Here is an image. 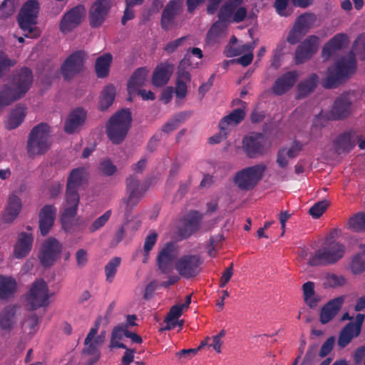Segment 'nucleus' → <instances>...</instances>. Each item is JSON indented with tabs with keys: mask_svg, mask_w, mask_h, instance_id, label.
I'll use <instances>...</instances> for the list:
<instances>
[{
	"mask_svg": "<svg viewBox=\"0 0 365 365\" xmlns=\"http://www.w3.org/2000/svg\"><path fill=\"white\" fill-rule=\"evenodd\" d=\"M33 81L31 72L23 68L13 78L11 86L6 85L0 91V111L14 101L23 97L29 91Z\"/></svg>",
	"mask_w": 365,
	"mask_h": 365,
	"instance_id": "obj_1",
	"label": "nucleus"
},
{
	"mask_svg": "<svg viewBox=\"0 0 365 365\" xmlns=\"http://www.w3.org/2000/svg\"><path fill=\"white\" fill-rule=\"evenodd\" d=\"M51 145V128L41 123L32 128L27 141V153L31 158L44 154Z\"/></svg>",
	"mask_w": 365,
	"mask_h": 365,
	"instance_id": "obj_2",
	"label": "nucleus"
},
{
	"mask_svg": "<svg viewBox=\"0 0 365 365\" xmlns=\"http://www.w3.org/2000/svg\"><path fill=\"white\" fill-rule=\"evenodd\" d=\"M356 69L354 55L351 53L338 61L335 66L328 69L327 76L323 80V86L331 88L336 86L344 78L353 74Z\"/></svg>",
	"mask_w": 365,
	"mask_h": 365,
	"instance_id": "obj_3",
	"label": "nucleus"
},
{
	"mask_svg": "<svg viewBox=\"0 0 365 365\" xmlns=\"http://www.w3.org/2000/svg\"><path fill=\"white\" fill-rule=\"evenodd\" d=\"M39 12V4L36 0H29L22 6L18 17L20 28L27 38H35L41 31L36 26Z\"/></svg>",
	"mask_w": 365,
	"mask_h": 365,
	"instance_id": "obj_4",
	"label": "nucleus"
},
{
	"mask_svg": "<svg viewBox=\"0 0 365 365\" xmlns=\"http://www.w3.org/2000/svg\"><path fill=\"white\" fill-rule=\"evenodd\" d=\"M131 113L123 109L116 113L109 120L106 132L113 143H121L127 135L131 123Z\"/></svg>",
	"mask_w": 365,
	"mask_h": 365,
	"instance_id": "obj_5",
	"label": "nucleus"
},
{
	"mask_svg": "<svg viewBox=\"0 0 365 365\" xmlns=\"http://www.w3.org/2000/svg\"><path fill=\"white\" fill-rule=\"evenodd\" d=\"M345 252L344 246L338 242H326L309 258L308 264L312 266L333 264L340 259Z\"/></svg>",
	"mask_w": 365,
	"mask_h": 365,
	"instance_id": "obj_6",
	"label": "nucleus"
},
{
	"mask_svg": "<svg viewBox=\"0 0 365 365\" xmlns=\"http://www.w3.org/2000/svg\"><path fill=\"white\" fill-rule=\"evenodd\" d=\"M266 168L264 163L245 168L237 173L235 182L241 190H249L253 188L262 178Z\"/></svg>",
	"mask_w": 365,
	"mask_h": 365,
	"instance_id": "obj_7",
	"label": "nucleus"
},
{
	"mask_svg": "<svg viewBox=\"0 0 365 365\" xmlns=\"http://www.w3.org/2000/svg\"><path fill=\"white\" fill-rule=\"evenodd\" d=\"M271 146L269 139L259 133H252L244 138L242 148L246 155L250 158L263 155Z\"/></svg>",
	"mask_w": 365,
	"mask_h": 365,
	"instance_id": "obj_8",
	"label": "nucleus"
},
{
	"mask_svg": "<svg viewBox=\"0 0 365 365\" xmlns=\"http://www.w3.org/2000/svg\"><path fill=\"white\" fill-rule=\"evenodd\" d=\"M354 94L349 92L339 96L334 101L329 111L320 115L329 120H340L348 117L353 110Z\"/></svg>",
	"mask_w": 365,
	"mask_h": 365,
	"instance_id": "obj_9",
	"label": "nucleus"
},
{
	"mask_svg": "<svg viewBox=\"0 0 365 365\" xmlns=\"http://www.w3.org/2000/svg\"><path fill=\"white\" fill-rule=\"evenodd\" d=\"M49 297L46 283L41 279L36 280L32 284L26 296V305L31 309L47 306Z\"/></svg>",
	"mask_w": 365,
	"mask_h": 365,
	"instance_id": "obj_10",
	"label": "nucleus"
},
{
	"mask_svg": "<svg viewBox=\"0 0 365 365\" xmlns=\"http://www.w3.org/2000/svg\"><path fill=\"white\" fill-rule=\"evenodd\" d=\"M79 200L78 192L66 190L65 200L62 205L61 215V221L65 230H68L72 224L77 213Z\"/></svg>",
	"mask_w": 365,
	"mask_h": 365,
	"instance_id": "obj_11",
	"label": "nucleus"
},
{
	"mask_svg": "<svg viewBox=\"0 0 365 365\" xmlns=\"http://www.w3.org/2000/svg\"><path fill=\"white\" fill-rule=\"evenodd\" d=\"M99 328V323L96 322L95 326L92 327L85 339V353L90 355L88 365L96 363L101 356L100 347L105 341V334L102 332L97 335Z\"/></svg>",
	"mask_w": 365,
	"mask_h": 365,
	"instance_id": "obj_12",
	"label": "nucleus"
},
{
	"mask_svg": "<svg viewBox=\"0 0 365 365\" xmlns=\"http://www.w3.org/2000/svg\"><path fill=\"white\" fill-rule=\"evenodd\" d=\"M242 0H227L220 8L218 18L225 20L228 24L231 21H242L247 16V9L242 6Z\"/></svg>",
	"mask_w": 365,
	"mask_h": 365,
	"instance_id": "obj_13",
	"label": "nucleus"
},
{
	"mask_svg": "<svg viewBox=\"0 0 365 365\" xmlns=\"http://www.w3.org/2000/svg\"><path fill=\"white\" fill-rule=\"evenodd\" d=\"M63 245L56 239L49 237L44 241L39 253V259L44 267L53 265L59 258Z\"/></svg>",
	"mask_w": 365,
	"mask_h": 365,
	"instance_id": "obj_14",
	"label": "nucleus"
},
{
	"mask_svg": "<svg viewBox=\"0 0 365 365\" xmlns=\"http://www.w3.org/2000/svg\"><path fill=\"white\" fill-rule=\"evenodd\" d=\"M197 63L195 66L191 63V54L187 53L181 61L178 66V78L176 83L175 93L178 98H183L185 97L187 91V85L190 81V75L186 68L189 66L196 67Z\"/></svg>",
	"mask_w": 365,
	"mask_h": 365,
	"instance_id": "obj_15",
	"label": "nucleus"
},
{
	"mask_svg": "<svg viewBox=\"0 0 365 365\" xmlns=\"http://www.w3.org/2000/svg\"><path fill=\"white\" fill-rule=\"evenodd\" d=\"M23 207L20 193L11 192L6 200V205L1 214L2 221L5 223H12L19 215Z\"/></svg>",
	"mask_w": 365,
	"mask_h": 365,
	"instance_id": "obj_16",
	"label": "nucleus"
},
{
	"mask_svg": "<svg viewBox=\"0 0 365 365\" xmlns=\"http://www.w3.org/2000/svg\"><path fill=\"white\" fill-rule=\"evenodd\" d=\"M200 264L201 261L197 256L187 255L178 259L175 267L182 277L190 278L197 274Z\"/></svg>",
	"mask_w": 365,
	"mask_h": 365,
	"instance_id": "obj_17",
	"label": "nucleus"
},
{
	"mask_svg": "<svg viewBox=\"0 0 365 365\" xmlns=\"http://www.w3.org/2000/svg\"><path fill=\"white\" fill-rule=\"evenodd\" d=\"M178 255L177 247L174 243L166 244L159 252L158 265L163 273H169L173 269V262Z\"/></svg>",
	"mask_w": 365,
	"mask_h": 365,
	"instance_id": "obj_18",
	"label": "nucleus"
},
{
	"mask_svg": "<svg viewBox=\"0 0 365 365\" xmlns=\"http://www.w3.org/2000/svg\"><path fill=\"white\" fill-rule=\"evenodd\" d=\"M86 15V9L83 6H77L63 16L60 23V30L63 33H68L78 26Z\"/></svg>",
	"mask_w": 365,
	"mask_h": 365,
	"instance_id": "obj_19",
	"label": "nucleus"
},
{
	"mask_svg": "<svg viewBox=\"0 0 365 365\" xmlns=\"http://www.w3.org/2000/svg\"><path fill=\"white\" fill-rule=\"evenodd\" d=\"M86 53L77 51L71 54L61 66V73L65 78H71L79 73L83 67Z\"/></svg>",
	"mask_w": 365,
	"mask_h": 365,
	"instance_id": "obj_20",
	"label": "nucleus"
},
{
	"mask_svg": "<svg viewBox=\"0 0 365 365\" xmlns=\"http://www.w3.org/2000/svg\"><path fill=\"white\" fill-rule=\"evenodd\" d=\"M319 39L316 36L307 38L297 48L295 60L297 63H302L309 59L317 51Z\"/></svg>",
	"mask_w": 365,
	"mask_h": 365,
	"instance_id": "obj_21",
	"label": "nucleus"
},
{
	"mask_svg": "<svg viewBox=\"0 0 365 365\" xmlns=\"http://www.w3.org/2000/svg\"><path fill=\"white\" fill-rule=\"evenodd\" d=\"M145 189L139 184L138 180L130 177L127 180V197L125 200L126 209L131 210L142 198Z\"/></svg>",
	"mask_w": 365,
	"mask_h": 365,
	"instance_id": "obj_22",
	"label": "nucleus"
},
{
	"mask_svg": "<svg viewBox=\"0 0 365 365\" xmlns=\"http://www.w3.org/2000/svg\"><path fill=\"white\" fill-rule=\"evenodd\" d=\"M110 6V0H96L93 4L89 14L92 26H98L104 21Z\"/></svg>",
	"mask_w": 365,
	"mask_h": 365,
	"instance_id": "obj_23",
	"label": "nucleus"
},
{
	"mask_svg": "<svg viewBox=\"0 0 365 365\" xmlns=\"http://www.w3.org/2000/svg\"><path fill=\"white\" fill-rule=\"evenodd\" d=\"M299 76L296 71L284 73L275 81L272 88L273 93L278 96L285 93L294 86Z\"/></svg>",
	"mask_w": 365,
	"mask_h": 365,
	"instance_id": "obj_24",
	"label": "nucleus"
},
{
	"mask_svg": "<svg viewBox=\"0 0 365 365\" xmlns=\"http://www.w3.org/2000/svg\"><path fill=\"white\" fill-rule=\"evenodd\" d=\"M88 173L87 169L81 167L73 169L67 180L66 190L78 192V188L88 181Z\"/></svg>",
	"mask_w": 365,
	"mask_h": 365,
	"instance_id": "obj_25",
	"label": "nucleus"
},
{
	"mask_svg": "<svg viewBox=\"0 0 365 365\" xmlns=\"http://www.w3.org/2000/svg\"><path fill=\"white\" fill-rule=\"evenodd\" d=\"M255 45L252 43H245L241 45L238 48H233L230 46L227 50L228 56H236L242 55L241 57L235 60V62L243 66H247L253 60L252 51Z\"/></svg>",
	"mask_w": 365,
	"mask_h": 365,
	"instance_id": "obj_26",
	"label": "nucleus"
},
{
	"mask_svg": "<svg viewBox=\"0 0 365 365\" xmlns=\"http://www.w3.org/2000/svg\"><path fill=\"white\" fill-rule=\"evenodd\" d=\"M56 209L52 205L44 206L39 214V228L43 235H47L52 227L56 217Z\"/></svg>",
	"mask_w": 365,
	"mask_h": 365,
	"instance_id": "obj_27",
	"label": "nucleus"
},
{
	"mask_svg": "<svg viewBox=\"0 0 365 365\" xmlns=\"http://www.w3.org/2000/svg\"><path fill=\"white\" fill-rule=\"evenodd\" d=\"M173 71V66L168 62L159 64L153 72L152 78L153 84L158 87L165 85L168 82Z\"/></svg>",
	"mask_w": 365,
	"mask_h": 365,
	"instance_id": "obj_28",
	"label": "nucleus"
},
{
	"mask_svg": "<svg viewBox=\"0 0 365 365\" xmlns=\"http://www.w3.org/2000/svg\"><path fill=\"white\" fill-rule=\"evenodd\" d=\"M148 73L149 70L145 67H142L138 68L131 76L128 83V90L130 95L129 100H131V96L135 95V93L140 89V87L145 84Z\"/></svg>",
	"mask_w": 365,
	"mask_h": 365,
	"instance_id": "obj_29",
	"label": "nucleus"
},
{
	"mask_svg": "<svg viewBox=\"0 0 365 365\" xmlns=\"http://www.w3.org/2000/svg\"><path fill=\"white\" fill-rule=\"evenodd\" d=\"M86 112L81 108L73 110L65 122L64 130L67 133H73L78 130L84 123Z\"/></svg>",
	"mask_w": 365,
	"mask_h": 365,
	"instance_id": "obj_30",
	"label": "nucleus"
},
{
	"mask_svg": "<svg viewBox=\"0 0 365 365\" xmlns=\"http://www.w3.org/2000/svg\"><path fill=\"white\" fill-rule=\"evenodd\" d=\"M17 322L16 307L8 305L0 310V327L5 331H11Z\"/></svg>",
	"mask_w": 365,
	"mask_h": 365,
	"instance_id": "obj_31",
	"label": "nucleus"
},
{
	"mask_svg": "<svg viewBox=\"0 0 365 365\" xmlns=\"http://www.w3.org/2000/svg\"><path fill=\"white\" fill-rule=\"evenodd\" d=\"M348 43V38L345 34H339L334 36L323 48L322 55L324 58H329L337 51L344 48Z\"/></svg>",
	"mask_w": 365,
	"mask_h": 365,
	"instance_id": "obj_32",
	"label": "nucleus"
},
{
	"mask_svg": "<svg viewBox=\"0 0 365 365\" xmlns=\"http://www.w3.org/2000/svg\"><path fill=\"white\" fill-rule=\"evenodd\" d=\"M182 2L180 0L170 1L165 6L161 19L163 28L168 29L173 24V19L181 10Z\"/></svg>",
	"mask_w": 365,
	"mask_h": 365,
	"instance_id": "obj_33",
	"label": "nucleus"
},
{
	"mask_svg": "<svg viewBox=\"0 0 365 365\" xmlns=\"http://www.w3.org/2000/svg\"><path fill=\"white\" fill-rule=\"evenodd\" d=\"M33 242L31 234L22 232L19 234L18 240L14 246V254L16 258L26 257L30 252Z\"/></svg>",
	"mask_w": 365,
	"mask_h": 365,
	"instance_id": "obj_34",
	"label": "nucleus"
},
{
	"mask_svg": "<svg viewBox=\"0 0 365 365\" xmlns=\"http://www.w3.org/2000/svg\"><path fill=\"white\" fill-rule=\"evenodd\" d=\"M344 303V297H339L329 302L322 309L320 321L322 324L329 322L339 312Z\"/></svg>",
	"mask_w": 365,
	"mask_h": 365,
	"instance_id": "obj_35",
	"label": "nucleus"
},
{
	"mask_svg": "<svg viewBox=\"0 0 365 365\" xmlns=\"http://www.w3.org/2000/svg\"><path fill=\"white\" fill-rule=\"evenodd\" d=\"M26 108L24 106H17L12 109L5 120L4 125L6 129L13 130L19 127L24 120Z\"/></svg>",
	"mask_w": 365,
	"mask_h": 365,
	"instance_id": "obj_36",
	"label": "nucleus"
},
{
	"mask_svg": "<svg viewBox=\"0 0 365 365\" xmlns=\"http://www.w3.org/2000/svg\"><path fill=\"white\" fill-rule=\"evenodd\" d=\"M228 24L225 20L219 18V20L211 26L207 32V43L213 44L218 42L225 36Z\"/></svg>",
	"mask_w": 365,
	"mask_h": 365,
	"instance_id": "obj_37",
	"label": "nucleus"
},
{
	"mask_svg": "<svg viewBox=\"0 0 365 365\" xmlns=\"http://www.w3.org/2000/svg\"><path fill=\"white\" fill-rule=\"evenodd\" d=\"M245 115V113L242 109H235L221 120L219 127L222 130H226L228 132L232 128L239 124L244 119Z\"/></svg>",
	"mask_w": 365,
	"mask_h": 365,
	"instance_id": "obj_38",
	"label": "nucleus"
},
{
	"mask_svg": "<svg viewBox=\"0 0 365 365\" xmlns=\"http://www.w3.org/2000/svg\"><path fill=\"white\" fill-rule=\"evenodd\" d=\"M16 285L13 277L0 275V299L11 297L16 290Z\"/></svg>",
	"mask_w": 365,
	"mask_h": 365,
	"instance_id": "obj_39",
	"label": "nucleus"
},
{
	"mask_svg": "<svg viewBox=\"0 0 365 365\" xmlns=\"http://www.w3.org/2000/svg\"><path fill=\"white\" fill-rule=\"evenodd\" d=\"M199 218L197 213L188 215L180 228V235L187 237L199 229Z\"/></svg>",
	"mask_w": 365,
	"mask_h": 365,
	"instance_id": "obj_40",
	"label": "nucleus"
},
{
	"mask_svg": "<svg viewBox=\"0 0 365 365\" xmlns=\"http://www.w3.org/2000/svg\"><path fill=\"white\" fill-rule=\"evenodd\" d=\"M318 76L312 74L309 78L301 81L297 87V98H304L312 92L318 83Z\"/></svg>",
	"mask_w": 365,
	"mask_h": 365,
	"instance_id": "obj_41",
	"label": "nucleus"
},
{
	"mask_svg": "<svg viewBox=\"0 0 365 365\" xmlns=\"http://www.w3.org/2000/svg\"><path fill=\"white\" fill-rule=\"evenodd\" d=\"M359 334V327L354 328L352 323H349L340 333L338 340L339 346L341 348L345 347L353 338L358 336Z\"/></svg>",
	"mask_w": 365,
	"mask_h": 365,
	"instance_id": "obj_42",
	"label": "nucleus"
},
{
	"mask_svg": "<svg viewBox=\"0 0 365 365\" xmlns=\"http://www.w3.org/2000/svg\"><path fill=\"white\" fill-rule=\"evenodd\" d=\"M157 238L158 235L156 232H150V234L146 237L145 240L143 249L137 251L135 254L136 257H142V262L143 263H146L148 261L150 252L152 250L153 247L155 245Z\"/></svg>",
	"mask_w": 365,
	"mask_h": 365,
	"instance_id": "obj_43",
	"label": "nucleus"
},
{
	"mask_svg": "<svg viewBox=\"0 0 365 365\" xmlns=\"http://www.w3.org/2000/svg\"><path fill=\"white\" fill-rule=\"evenodd\" d=\"M113 57L110 53H106L98 57L96 61V72L99 78H104L109 73Z\"/></svg>",
	"mask_w": 365,
	"mask_h": 365,
	"instance_id": "obj_44",
	"label": "nucleus"
},
{
	"mask_svg": "<svg viewBox=\"0 0 365 365\" xmlns=\"http://www.w3.org/2000/svg\"><path fill=\"white\" fill-rule=\"evenodd\" d=\"M304 299L305 303L311 308L315 307L319 301V297L314 291V284L307 282L302 286Z\"/></svg>",
	"mask_w": 365,
	"mask_h": 365,
	"instance_id": "obj_45",
	"label": "nucleus"
},
{
	"mask_svg": "<svg viewBox=\"0 0 365 365\" xmlns=\"http://www.w3.org/2000/svg\"><path fill=\"white\" fill-rule=\"evenodd\" d=\"M353 147L351 136L349 133L339 135L334 142V148L338 154L349 151Z\"/></svg>",
	"mask_w": 365,
	"mask_h": 365,
	"instance_id": "obj_46",
	"label": "nucleus"
},
{
	"mask_svg": "<svg viewBox=\"0 0 365 365\" xmlns=\"http://www.w3.org/2000/svg\"><path fill=\"white\" fill-rule=\"evenodd\" d=\"M115 96V88L113 86H106L102 91L99 106L101 110L107 109L113 102Z\"/></svg>",
	"mask_w": 365,
	"mask_h": 365,
	"instance_id": "obj_47",
	"label": "nucleus"
},
{
	"mask_svg": "<svg viewBox=\"0 0 365 365\" xmlns=\"http://www.w3.org/2000/svg\"><path fill=\"white\" fill-rule=\"evenodd\" d=\"M183 310L184 309L179 304L173 306L164 319L166 326L162 328V330H170L174 329V321L181 316Z\"/></svg>",
	"mask_w": 365,
	"mask_h": 365,
	"instance_id": "obj_48",
	"label": "nucleus"
},
{
	"mask_svg": "<svg viewBox=\"0 0 365 365\" xmlns=\"http://www.w3.org/2000/svg\"><path fill=\"white\" fill-rule=\"evenodd\" d=\"M38 329V318L34 314H29L22 322V330L28 336H33Z\"/></svg>",
	"mask_w": 365,
	"mask_h": 365,
	"instance_id": "obj_49",
	"label": "nucleus"
},
{
	"mask_svg": "<svg viewBox=\"0 0 365 365\" xmlns=\"http://www.w3.org/2000/svg\"><path fill=\"white\" fill-rule=\"evenodd\" d=\"M316 19L317 17L314 14L305 13L297 18L294 24L306 34L314 25Z\"/></svg>",
	"mask_w": 365,
	"mask_h": 365,
	"instance_id": "obj_50",
	"label": "nucleus"
},
{
	"mask_svg": "<svg viewBox=\"0 0 365 365\" xmlns=\"http://www.w3.org/2000/svg\"><path fill=\"white\" fill-rule=\"evenodd\" d=\"M120 262L121 259L118 257H115L106 264L105 266V274L107 282H111L113 281Z\"/></svg>",
	"mask_w": 365,
	"mask_h": 365,
	"instance_id": "obj_51",
	"label": "nucleus"
},
{
	"mask_svg": "<svg viewBox=\"0 0 365 365\" xmlns=\"http://www.w3.org/2000/svg\"><path fill=\"white\" fill-rule=\"evenodd\" d=\"M361 252L356 255L351 262V269L354 273L358 274L365 270V245H361Z\"/></svg>",
	"mask_w": 365,
	"mask_h": 365,
	"instance_id": "obj_52",
	"label": "nucleus"
},
{
	"mask_svg": "<svg viewBox=\"0 0 365 365\" xmlns=\"http://www.w3.org/2000/svg\"><path fill=\"white\" fill-rule=\"evenodd\" d=\"M111 211L107 210L102 215L96 218L89 226L88 230L93 233L102 228L110 220Z\"/></svg>",
	"mask_w": 365,
	"mask_h": 365,
	"instance_id": "obj_53",
	"label": "nucleus"
},
{
	"mask_svg": "<svg viewBox=\"0 0 365 365\" xmlns=\"http://www.w3.org/2000/svg\"><path fill=\"white\" fill-rule=\"evenodd\" d=\"M116 167L108 159L101 160L98 165L99 173L105 176H110L116 172Z\"/></svg>",
	"mask_w": 365,
	"mask_h": 365,
	"instance_id": "obj_54",
	"label": "nucleus"
},
{
	"mask_svg": "<svg viewBox=\"0 0 365 365\" xmlns=\"http://www.w3.org/2000/svg\"><path fill=\"white\" fill-rule=\"evenodd\" d=\"M289 0H276L274 7L276 12L281 16H289L292 11L288 7Z\"/></svg>",
	"mask_w": 365,
	"mask_h": 365,
	"instance_id": "obj_55",
	"label": "nucleus"
},
{
	"mask_svg": "<svg viewBox=\"0 0 365 365\" xmlns=\"http://www.w3.org/2000/svg\"><path fill=\"white\" fill-rule=\"evenodd\" d=\"M363 213H359L351 217L348 222V228L354 231H359L364 229Z\"/></svg>",
	"mask_w": 365,
	"mask_h": 365,
	"instance_id": "obj_56",
	"label": "nucleus"
},
{
	"mask_svg": "<svg viewBox=\"0 0 365 365\" xmlns=\"http://www.w3.org/2000/svg\"><path fill=\"white\" fill-rule=\"evenodd\" d=\"M329 203L327 200H322L315 203L310 209L309 214L314 218L319 217L326 210Z\"/></svg>",
	"mask_w": 365,
	"mask_h": 365,
	"instance_id": "obj_57",
	"label": "nucleus"
},
{
	"mask_svg": "<svg viewBox=\"0 0 365 365\" xmlns=\"http://www.w3.org/2000/svg\"><path fill=\"white\" fill-rule=\"evenodd\" d=\"M304 34L305 33L294 24L288 34L287 41L290 44H295Z\"/></svg>",
	"mask_w": 365,
	"mask_h": 365,
	"instance_id": "obj_58",
	"label": "nucleus"
},
{
	"mask_svg": "<svg viewBox=\"0 0 365 365\" xmlns=\"http://www.w3.org/2000/svg\"><path fill=\"white\" fill-rule=\"evenodd\" d=\"M16 61L9 58L6 54L0 51V78L3 76L5 71L14 66Z\"/></svg>",
	"mask_w": 365,
	"mask_h": 365,
	"instance_id": "obj_59",
	"label": "nucleus"
},
{
	"mask_svg": "<svg viewBox=\"0 0 365 365\" xmlns=\"http://www.w3.org/2000/svg\"><path fill=\"white\" fill-rule=\"evenodd\" d=\"M88 260V255L87 250L79 249L76 252V261L78 267H83L86 266Z\"/></svg>",
	"mask_w": 365,
	"mask_h": 365,
	"instance_id": "obj_60",
	"label": "nucleus"
},
{
	"mask_svg": "<svg viewBox=\"0 0 365 365\" xmlns=\"http://www.w3.org/2000/svg\"><path fill=\"white\" fill-rule=\"evenodd\" d=\"M335 343V338L334 336L329 337L322 346L319 356L321 357H324L328 355L333 349L334 344Z\"/></svg>",
	"mask_w": 365,
	"mask_h": 365,
	"instance_id": "obj_61",
	"label": "nucleus"
},
{
	"mask_svg": "<svg viewBox=\"0 0 365 365\" xmlns=\"http://www.w3.org/2000/svg\"><path fill=\"white\" fill-rule=\"evenodd\" d=\"M345 279L341 276L336 274H329L327 277L326 283L330 287H337L344 284Z\"/></svg>",
	"mask_w": 365,
	"mask_h": 365,
	"instance_id": "obj_62",
	"label": "nucleus"
},
{
	"mask_svg": "<svg viewBox=\"0 0 365 365\" xmlns=\"http://www.w3.org/2000/svg\"><path fill=\"white\" fill-rule=\"evenodd\" d=\"M221 237H216L215 238H211L210 240V244L207 247L208 255L214 257L216 255V250L219 248V242L221 241Z\"/></svg>",
	"mask_w": 365,
	"mask_h": 365,
	"instance_id": "obj_63",
	"label": "nucleus"
},
{
	"mask_svg": "<svg viewBox=\"0 0 365 365\" xmlns=\"http://www.w3.org/2000/svg\"><path fill=\"white\" fill-rule=\"evenodd\" d=\"M302 145L300 143L295 142L289 148H283L284 151L288 155L289 158H294L302 150Z\"/></svg>",
	"mask_w": 365,
	"mask_h": 365,
	"instance_id": "obj_64",
	"label": "nucleus"
}]
</instances>
